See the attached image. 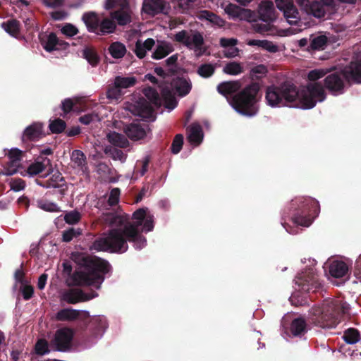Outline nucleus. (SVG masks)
Returning <instances> with one entry per match:
<instances>
[{"mask_svg":"<svg viewBox=\"0 0 361 361\" xmlns=\"http://www.w3.org/2000/svg\"><path fill=\"white\" fill-rule=\"evenodd\" d=\"M133 223L123 228H111L106 237L98 238L92 243L91 250L113 253H124L128 249V242L133 243L136 250H141L147 245L142 232H149L154 228L153 216L147 208H140L132 216Z\"/></svg>","mask_w":361,"mask_h":361,"instance_id":"nucleus-1","label":"nucleus"},{"mask_svg":"<svg viewBox=\"0 0 361 361\" xmlns=\"http://www.w3.org/2000/svg\"><path fill=\"white\" fill-rule=\"evenodd\" d=\"M77 264L72 275V285L78 286H92L99 288L104 280V275L111 270L110 264L100 258H93L85 253L74 252L71 257Z\"/></svg>","mask_w":361,"mask_h":361,"instance_id":"nucleus-2","label":"nucleus"},{"mask_svg":"<svg viewBox=\"0 0 361 361\" xmlns=\"http://www.w3.org/2000/svg\"><path fill=\"white\" fill-rule=\"evenodd\" d=\"M349 310V305L345 302H331L322 307L312 308L310 319L315 326L332 329L340 322L341 317L348 314Z\"/></svg>","mask_w":361,"mask_h":361,"instance_id":"nucleus-3","label":"nucleus"},{"mask_svg":"<svg viewBox=\"0 0 361 361\" xmlns=\"http://www.w3.org/2000/svg\"><path fill=\"white\" fill-rule=\"evenodd\" d=\"M288 215L297 225L308 227L320 212L319 202L311 197H298L288 204Z\"/></svg>","mask_w":361,"mask_h":361,"instance_id":"nucleus-4","label":"nucleus"},{"mask_svg":"<svg viewBox=\"0 0 361 361\" xmlns=\"http://www.w3.org/2000/svg\"><path fill=\"white\" fill-rule=\"evenodd\" d=\"M259 90L260 86L257 82L247 85L231 97V105L238 113L243 116H255L259 111L257 94Z\"/></svg>","mask_w":361,"mask_h":361,"instance_id":"nucleus-5","label":"nucleus"},{"mask_svg":"<svg viewBox=\"0 0 361 361\" xmlns=\"http://www.w3.org/2000/svg\"><path fill=\"white\" fill-rule=\"evenodd\" d=\"M323 69H314L308 73L307 78L312 82L308 83L300 93V104L305 109H310L315 106L317 102H323L326 97L323 85L317 80L326 74Z\"/></svg>","mask_w":361,"mask_h":361,"instance_id":"nucleus-6","label":"nucleus"},{"mask_svg":"<svg viewBox=\"0 0 361 361\" xmlns=\"http://www.w3.org/2000/svg\"><path fill=\"white\" fill-rule=\"evenodd\" d=\"M300 94L297 87L290 82H284L279 85H271L267 87L265 99L271 107L284 106L298 101Z\"/></svg>","mask_w":361,"mask_h":361,"instance_id":"nucleus-7","label":"nucleus"},{"mask_svg":"<svg viewBox=\"0 0 361 361\" xmlns=\"http://www.w3.org/2000/svg\"><path fill=\"white\" fill-rule=\"evenodd\" d=\"M174 41L182 44L189 49L197 52V56H202L205 49L203 48L204 39L202 33L197 30H183L174 35Z\"/></svg>","mask_w":361,"mask_h":361,"instance_id":"nucleus-8","label":"nucleus"},{"mask_svg":"<svg viewBox=\"0 0 361 361\" xmlns=\"http://www.w3.org/2000/svg\"><path fill=\"white\" fill-rule=\"evenodd\" d=\"M119 7V9L111 13V18L116 20L119 25H126L131 22L129 4L127 0H106L105 8L108 10Z\"/></svg>","mask_w":361,"mask_h":361,"instance_id":"nucleus-9","label":"nucleus"},{"mask_svg":"<svg viewBox=\"0 0 361 361\" xmlns=\"http://www.w3.org/2000/svg\"><path fill=\"white\" fill-rule=\"evenodd\" d=\"M296 283L305 292H317L322 286L319 281L318 276L313 269H306L305 272L299 274L297 278Z\"/></svg>","mask_w":361,"mask_h":361,"instance_id":"nucleus-10","label":"nucleus"},{"mask_svg":"<svg viewBox=\"0 0 361 361\" xmlns=\"http://www.w3.org/2000/svg\"><path fill=\"white\" fill-rule=\"evenodd\" d=\"M74 337V331L68 327H63L56 330L51 343L56 349L61 352L68 350Z\"/></svg>","mask_w":361,"mask_h":361,"instance_id":"nucleus-11","label":"nucleus"},{"mask_svg":"<svg viewBox=\"0 0 361 361\" xmlns=\"http://www.w3.org/2000/svg\"><path fill=\"white\" fill-rule=\"evenodd\" d=\"M103 220L106 225L112 228H123L126 225L132 224L130 216L128 214L122 212H109L104 214Z\"/></svg>","mask_w":361,"mask_h":361,"instance_id":"nucleus-12","label":"nucleus"},{"mask_svg":"<svg viewBox=\"0 0 361 361\" xmlns=\"http://www.w3.org/2000/svg\"><path fill=\"white\" fill-rule=\"evenodd\" d=\"M36 182L39 185L43 188H58L59 193L63 196L66 195L68 188L64 177L58 171L55 172L54 174H52L51 177L49 180L46 181L36 180Z\"/></svg>","mask_w":361,"mask_h":361,"instance_id":"nucleus-13","label":"nucleus"},{"mask_svg":"<svg viewBox=\"0 0 361 361\" xmlns=\"http://www.w3.org/2000/svg\"><path fill=\"white\" fill-rule=\"evenodd\" d=\"M40 41L43 48L48 52L54 50H66L69 47V44L60 39L54 32H51L46 36V38H41Z\"/></svg>","mask_w":361,"mask_h":361,"instance_id":"nucleus-14","label":"nucleus"},{"mask_svg":"<svg viewBox=\"0 0 361 361\" xmlns=\"http://www.w3.org/2000/svg\"><path fill=\"white\" fill-rule=\"evenodd\" d=\"M97 295L94 291L87 293L80 289H73L64 293L63 300L69 304H76L79 302L88 301Z\"/></svg>","mask_w":361,"mask_h":361,"instance_id":"nucleus-15","label":"nucleus"},{"mask_svg":"<svg viewBox=\"0 0 361 361\" xmlns=\"http://www.w3.org/2000/svg\"><path fill=\"white\" fill-rule=\"evenodd\" d=\"M143 9L145 13L154 16L159 13L167 14L171 7L165 0H149L144 4Z\"/></svg>","mask_w":361,"mask_h":361,"instance_id":"nucleus-16","label":"nucleus"},{"mask_svg":"<svg viewBox=\"0 0 361 361\" xmlns=\"http://www.w3.org/2000/svg\"><path fill=\"white\" fill-rule=\"evenodd\" d=\"M152 103L148 102L145 98H140L134 105L135 113L144 118L152 119L155 118L154 109Z\"/></svg>","mask_w":361,"mask_h":361,"instance_id":"nucleus-17","label":"nucleus"},{"mask_svg":"<svg viewBox=\"0 0 361 361\" xmlns=\"http://www.w3.org/2000/svg\"><path fill=\"white\" fill-rule=\"evenodd\" d=\"M259 18L265 23L273 22L276 19L274 3L271 1H262L258 6Z\"/></svg>","mask_w":361,"mask_h":361,"instance_id":"nucleus-18","label":"nucleus"},{"mask_svg":"<svg viewBox=\"0 0 361 361\" xmlns=\"http://www.w3.org/2000/svg\"><path fill=\"white\" fill-rule=\"evenodd\" d=\"M241 89V83L239 80H230L220 82L217 87V92L226 99L235 94Z\"/></svg>","mask_w":361,"mask_h":361,"instance_id":"nucleus-19","label":"nucleus"},{"mask_svg":"<svg viewBox=\"0 0 361 361\" xmlns=\"http://www.w3.org/2000/svg\"><path fill=\"white\" fill-rule=\"evenodd\" d=\"M159 87L161 97V99H163L165 107L170 110L173 109L177 106L178 102L169 85L165 83L164 81H161Z\"/></svg>","mask_w":361,"mask_h":361,"instance_id":"nucleus-20","label":"nucleus"},{"mask_svg":"<svg viewBox=\"0 0 361 361\" xmlns=\"http://www.w3.org/2000/svg\"><path fill=\"white\" fill-rule=\"evenodd\" d=\"M42 125L39 123H34L27 126L22 137L23 142L37 141L44 135Z\"/></svg>","mask_w":361,"mask_h":361,"instance_id":"nucleus-21","label":"nucleus"},{"mask_svg":"<svg viewBox=\"0 0 361 361\" xmlns=\"http://www.w3.org/2000/svg\"><path fill=\"white\" fill-rule=\"evenodd\" d=\"M147 125L140 123H130L125 128L126 135L132 140H139L143 139L146 135V128Z\"/></svg>","mask_w":361,"mask_h":361,"instance_id":"nucleus-22","label":"nucleus"},{"mask_svg":"<svg viewBox=\"0 0 361 361\" xmlns=\"http://www.w3.org/2000/svg\"><path fill=\"white\" fill-rule=\"evenodd\" d=\"M300 8L307 14L312 15L317 18H323L326 14L324 5L318 1H310L308 0L307 2Z\"/></svg>","mask_w":361,"mask_h":361,"instance_id":"nucleus-23","label":"nucleus"},{"mask_svg":"<svg viewBox=\"0 0 361 361\" xmlns=\"http://www.w3.org/2000/svg\"><path fill=\"white\" fill-rule=\"evenodd\" d=\"M171 85L176 90L180 97H185L188 94L192 89V83L189 78L177 77L173 79Z\"/></svg>","mask_w":361,"mask_h":361,"instance_id":"nucleus-24","label":"nucleus"},{"mask_svg":"<svg viewBox=\"0 0 361 361\" xmlns=\"http://www.w3.org/2000/svg\"><path fill=\"white\" fill-rule=\"evenodd\" d=\"M349 269L343 261H334L329 266V274L334 278H343L348 273Z\"/></svg>","mask_w":361,"mask_h":361,"instance_id":"nucleus-25","label":"nucleus"},{"mask_svg":"<svg viewBox=\"0 0 361 361\" xmlns=\"http://www.w3.org/2000/svg\"><path fill=\"white\" fill-rule=\"evenodd\" d=\"M82 18L88 31L96 34L101 20L98 15L93 11L87 12L82 15Z\"/></svg>","mask_w":361,"mask_h":361,"instance_id":"nucleus-26","label":"nucleus"},{"mask_svg":"<svg viewBox=\"0 0 361 361\" xmlns=\"http://www.w3.org/2000/svg\"><path fill=\"white\" fill-rule=\"evenodd\" d=\"M81 314L80 310L72 308L60 310L55 316V319L60 322H73L78 319Z\"/></svg>","mask_w":361,"mask_h":361,"instance_id":"nucleus-27","label":"nucleus"},{"mask_svg":"<svg viewBox=\"0 0 361 361\" xmlns=\"http://www.w3.org/2000/svg\"><path fill=\"white\" fill-rule=\"evenodd\" d=\"M71 160L73 163V167L78 169L82 172L87 170V162L85 154L79 149H75L71 155Z\"/></svg>","mask_w":361,"mask_h":361,"instance_id":"nucleus-28","label":"nucleus"},{"mask_svg":"<svg viewBox=\"0 0 361 361\" xmlns=\"http://www.w3.org/2000/svg\"><path fill=\"white\" fill-rule=\"evenodd\" d=\"M47 167H49V173H51L52 172L51 160H45L44 163L35 161L29 165L26 171L30 176H34L44 171Z\"/></svg>","mask_w":361,"mask_h":361,"instance_id":"nucleus-29","label":"nucleus"},{"mask_svg":"<svg viewBox=\"0 0 361 361\" xmlns=\"http://www.w3.org/2000/svg\"><path fill=\"white\" fill-rule=\"evenodd\" d=\"M1 27L10 35L17 38L20 32V23L14 18L8 19L1 23Z\"/></svg>","mask_w":361,"mask_h":361,"instance_id":"nucleus-30","label":"nucleus"},{"mask_svg":"<svg viewBox=\"0 0 361 361\" xmlns=\"http://www.w3.org/2000/svg\"><path fill=\"white\" fill-rule=\"evenodd\" d=\"M282 11L283 12V16L289 24L295 25L298 24L300 20V16L298 8L293 3L289 4V6Z\"/></svg>","mask_w":361,"mask_h":361,"instance_id":"nucleus-31","label":"nucleus"},{"mask_svg":"<svg viewBox=\"0 0 361 361\" xmlns=\"http://www.w3.org/2000/svg\"><path fill=\"white\" fill-rule=\"evenodd\" d=\"M107 139L114 145L113 147L126 148L129 145V142L125 135L114 131L108 133Z\"/></svg>","mask_w":361,"mask_h":361,"instance_id":"nucleus-32","label":"nucleus"},{"mask_svg":"<svg viewBox=\"0 0 361 361\" xmlns=\"http://www.w3.org/2000/svg\"><path fill=\"white\" fill-rule=\"evenodd\" d=\"M290 332L295 336H300L307 332V324L302 317L294 319L290 327Z\"/></svg>","mask_w":361,"mask_h":361,"instance_id":"nucleus-33","label":"nucleus"},{"mask_svg":"<svg viewBox=\"0 0 361 361\" xmlns=\"http://www.w3.org/2000/svg\"><path fill=\"white\" fill-rule=\"evenodd\" d=\"M310 44L308 50H323L327 45L328 38L324 35H310Z\"/></svg>","mask_w":361,"mask_h":361,"instance_id":"nucleus-34","label":"nucleus"},{"mask_svg":"<svg viewBox=\"0 0 361 361\" xmlns=\"http://www.w3.org/2000/svg\"><path fill=\"white\" fill-rule=\"evenodd\" d=\"M108 51L114 59H119L126 55L127 50L123 43L114 42L109 45Z\"/></svg>","mask_w":361,"mask_h":361,"instance_id":"nucleus-35","label":"nucleus"},{"mask_svg":"<svg viewBox=\"0 0 361 361\" xmlns=\"http://www.w3.org/2000/svg\"><path fill=\"white\" fill-rule=\"evenodd\" d=\"M116 27L114 19L104 18L102 20H100L97 32H96V34L98 35H105L113 33L116 30Z\"/></svg>","mask_w":361,"mask_h":361,"instance_id":"nucleus-36","label":"nucleus"},{"mask_svg":"<svg viewBox=\"0 0 361 361\" xmlns=\"http://www.w3.org/2000/svg\"><path fill=\"white\" fill-rule=\"evenodd\" d=\"M142 92L144 95L157 107H159L161 105V99L158 92L152 87H147L143 89Z\"/></svg>","mask_w":361,"mask_h":361,"instance_id":"nucleus-37","label":"nucleus"},{"mask_svg":"<svg viewBox=\"0 0 361 361\" xmlns=\"http://www.w3.org/2000/svg\"><path fill=\"white\" fill-rule=\"evenodd\" d=\"M104 152L106 155L110 157L114 160H119L124 162L126 160L127 155L120 149L113 146H106Z\"/></svg>","mask_w":361,"mask_h":361,"instance_id":"nucleus-38","label":"nucleus"},{"mask_svg":"<svg viewBox=\"0 0 361 361\" xmlns=\"http://www.w3.org/2000/svg\"><path fill=\"white\" fill-rule=\"evenodd\" d=\"M247 44L250 46H257L262 47L271 53H276L279 50V48L276 44L268 40L250 39Z\"/></svg>","mask_w":361,"mask_h":361,"instance_id":"nucleus-39","label":"nucleus"},{"mask_svg":"<svg viewBox=\"0 0 361 361\" xmlns=\"http://www.w3.org/2000/svg\"><path fill=\"white\" fill-rule=\"evenodd\" d=\"M83 57L92 66H97L99 63L100 58L96 50L92 47H85L82 52Z\"/></svg>","mask_w":361,"mask_h":361,"instance_id":"nucleus-40","label":"nucleus"},{"mask_svg":"<svg viewBox=\"0 0 361 361\" xmlns=\"http://www.w3.org/2000/svg\"><path fill=\"white\" fill-rule=\"evenodd\" d=\"M115 84L118 86L121 90L126 89L135 85L137 79L134 76L130 77H122L116 76L114 79Z\"/></svg>","mask_w":361,"mask_h":361,"instance_id":"nucleus-41","label":"nucleus"},{"mask_svg":"<svg viewBox=\"0 0 361 361\" xmlns=\"http://www.w3.org/2000/svg\"><path fill=\"white\" fill-rule=\"evenodd\" d=\"M223 71L228 75H236L243 72V67L240 63L232 61L226 63Z\"/></svg>","mask_w":361,"mask_h":361,"instance_id":"nucleus-42","label":"nucleus"},{"mask_svg":"<svg viewBox=\"0 0 361 361\" xmlns=\"http://www.w3.org/2000/svg\"><path fill=\"white\" fill-rule=\"evenodd\" d=\"M202 137L201 128L200 126H193L190 129L188 139L190 143L199 145L202 140Z\"/></svg>","mask_w":361,"mask_h":361,"instance_id":"nucleus-43","label":"nucleus"},{"mask_svg":"<svg viewBox=\"0 0 361 361\" xmlns=\"http://www.w3.org/2000/svg\"><path fill=\"white\" fill-rule=\"evenodd\" d=\"M343 338L348 344H354L360 340L359 331L353 328H349L345 331Z\"/></svg>","mask_w":361,"mask_h":361,"instance_id":"nucleus-44","label":"nucleus"},{"mask_svg":"<svg viewBox=\"0 0 361 361\" xmlns=\"http://www.w3.org/2000/svg\"><path fill=\"white\" fill-rule=\"evenodd\" d=\"M215 72V66L211 63H204L200 65L197 73L202 78H208L214 75Z\"/></svg>","mask_w":361,"mask_h":361,"instance_id":"nucleus-45","label":"nucleus"},{"mask_svg":"<svg viewBox=\"0 0 361 361\" xmlns=\"http://www.w3.org/2000/svg\"><path fill=\"white\" fill-rule=\"evenodd\" d=\"M225 12L233 18H240L243 12L247 11L234 4H228L226 6Z\"/></svg>","mask_w":361,"mask_h":361,"instance_id":"nucleus-46","label":"nucleus"},{"mask_svg":"<svg viewBox=\"0 0 361 361\" xmlns=\"http://www.w3.org/2000/svg\"><path fill=\"white\" fill-rule=\"evenodd\" d=\"M178 54H173L165 60V64L168 67V75H174L178 73Z\"/></svg>","mask_w":361,"mask_h":361,"instance_id":"nucleus-47","label":"nucleus"},{"mask_svg":"<svg viewBox=\"0 0 361 361\" xmlns=\"http://www.w3.org/2000/svg\"><path fill=\"white\" fill-rule=\"evenodd\" d=\"M66 123L61 118H56L51 121L49 128L52 133L59 134L63 132L66 129Z\"/></svg>","mask_w":361,"mask_h":361,"instance_id":"nucleus-48","label":"nucleus"},{"mask_svg":"<svg viewBox=\"0 0 361 361\" xmlns=\"http://www.w3.org/2000/svg\"><path fill=\"white\" fill-rule=\"evenodd\" d=\"M183 139L182 134L176 135L171 146V151L173 154H177L180 152L183 145Z\"/></svg>","mask_w":361,"mask_h":361,"instance_id":"nucleus-49","label":"nucleus"},{"mask_svg":"<svg viewBox=\"0 0 361 361\" xmlns=\"http://www.w3.org/2000/svg\"><path fill=\"white\" fill-rule=\"evenodd\" d=\"M80 234L81 230L80 228L75 229L74 228H70L63 231L62 240L63 242L68 243Z\"/></svg>","mask_w":361,"mask_h":361,"instance_id":"nucleus-50","label":"nucleus"},{"mask_svg":"<svg viewBox=\"0 0 361 361\" xmlns=\"http://www.w3.org/2000/svg\"><path fill=\"white\" fill-rule=\"evenodd\" d=\"M81 219V214L78 210H73L64 215V220L68 224H75Z\"/></svg>","mask_w":361,"mask_h":361,"instance_id":"nucleus-51","label":"nucleus"},{"mask_svg":"<svg viewBox=\"0 0 361 361\" xmlns=\"http://www.w3.org/2000/svg\"><path fill=\"white\" fill-rule=\"evenodd\" d=\"M24 154L25 152L19 149L13 148L8 152V157L10 161L20 164Z\"/></svg>","mask_w":361,"mask_h":361,"instance_id":"nucleus-52","label":"nucleus"},{"mask_svg":"<svg viewBox=\"0 0 361 361\" xmlns=\"http://www.w3.org/2000/svg\"><path fill=\"white\" fill-rule=\"evenodd\" d=\"M35 352L39 355H44L49 353L48 342L45 339H39L35 346Z\"/></svg>","mask_w":361,"mask_h":361,"instance_id":"nucleus-53","label":"nucleus"},{"mask_svg":"<svg viewBox=\"0 0 361 361\" xmlns=\"http://www.w3.org/2000/svg\"><path fill=\"white\" fill-rule=\"evenodd\" d=\"M37 205L40 209L47 212H54L59 211V207L56 204L47 200H42L37 201Z\"/></svg>","mask_w":361,"mask_h":361,"instance_id":"nucleus-54","label":"nucleus"},{"mask_svg":"<svg viewBox=\"0 0 361 361\" xmlns=\"http://www.w3.org/2000/svg\"><path fill=\"white\" fill-rule=\"evenodd\" d=\"M123 94L121 88L115 84L110 85L106 92V97L109 99H118Z\"/></svg>","mask_w":361,"mask_h":361,"instance_id":"nucleus-55","label":"nucleus"},{"mask_svg":"<svg viewBox=\"0 0 361 361\" xmlns=\"http://www.w3.org/2000/svg\"><path fill=\"white\" fill-rule=\"evenodd\" d=\"M20 164L8 161L4 166V169L0 171V175L12 176L17 173L18 168Z\"/></svg>","mask_w":361,"mask_h":361,"instance_id":"nucleus-56","label":"nucleus"},{"mask_svg":"<svg viewBox=\"0 0 361 361\" xmlns=\"http://www.w3.org/2000/svg\"><path fill=\"white\" fill-rule=\"evenodd\" d=\"M9 185H10L11 190H12L15 192H18V191L23 190L25 188V180L20 178L11 179Z\"/></svg>","mask_w":361,"mask_h":361,"instance_id":"nucleus-57","label":"nucleus"},{"mask_svg":"<svg viewBox=\"0 0 361 361\" xmlns=\"http://www.w3.org/2000/svg\"><path fill=\"white\" fill-rule=\"evenodd\" d=\"M120 193V189L118 188H114L111 190L107 200L109 205L115 206L118 203Z\"/></svg>","mask_w":361,"mask_h":361,"instance_id":"nucleus-58","label":"nucleus"},{"mask_svg":"<svg viewBox=\"0 0 361 361\" xmlns=\"http://www.w3.org/2000/svg\"><path fill=\"white\" fill-rule=\"evenodd\" d=\"M61 32L67 37H73L78 33V28L71 23H66L61 30Z\"/></svg>","mask_w":361,"mask_h":361,"instance_id":"nucleus-59","label":"nucleus"},{"mask_svg":"<svg viewBox=\"0 0 361 361\" xmlns=\"http://www.w3.org/2000/svg\"><path fill=\"white\" fill-rule=\"evenodd\" d=\"M251 72L252 75L258 79L266 75L267 68L264 65H258L252 68Z\"/></svg>","mask_w":361,"mask_h":361,"instance_id":"nucleus-60","label":"nucleus"},{"mask_svg":"<svg viewBox=\"0 0 361 361\" xmlns=\"http://www.w3.org/2000/svg\"><path fill=\"white\" fill-rule=\"evenodd\" d=\"M98 120L99 116L94 113L87 114L79 118V121L84 125H89L90 123Z\"/></svg>","mask_w":361,"mask_h":361,"instance_id":"nucleus-61","label":"nucleus"},{"mask_svg":"<svg viewBox=\"0 0 361 361\" xmlns=\"http://www.w3.org/2000/svg\"><path fill=\"white\" fill-rule=\"evenodd\" d=\"M23 286L20 288V291L22 293L23 299L25 300H30L34 293V288L32 286L22 284Z\"/></svg>","mask_w":361,"mask_h":361,"instance_id":"nucleus-62","label":"nucleus"},{"mask_svg":"<svg viewBox=\"0 0 361 361\" xmlns=\"http://www.w3.org/2000/svg\"><path fill=\"white\" fill-rule=\"evenodd\" d=\"M169 51L163 46H158L152 54V58L154 59H161L166 56Z\"/></svg>","mask_w":361,"mask_h":361,"instance_id":"nucleus-63","label":"nucleus"},{"mask_svg":"<svg viewBox=\"0 0 361 361\" xmlns=\"http://www.w3.org/2000/svg\"><path fill=\"white\" fill-rule=\"evenodd\" d=\"M74 102L71 98L65 99L61 102V110L63 112L64 115L70 113L73 108Z\"/></svg>","mask_w":361,"mask_h":361,"instance_id":"nucleus-64","label":"nucleus"}]
</instances>
